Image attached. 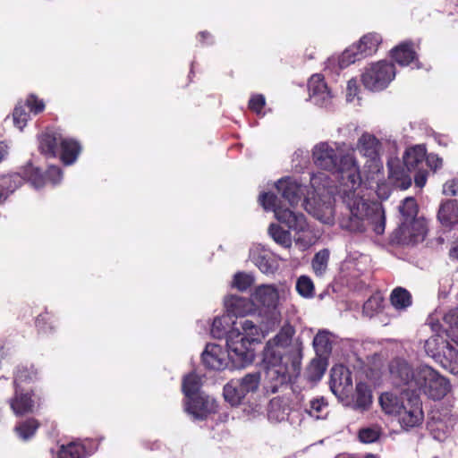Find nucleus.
<instances>
[{"mask_svg":"<svg viewBox=\"0 0 458 458\" xmlns=\"http://www.w3.org/2000/svg\"><path fill=\"white\" fill-rule=\"evenodd\" d=\"M354 148L344 151L339 144L319 142L312 149L314 164L324 170L337 172L343 181L338 191L348 214L338 219L342 228L361 233L370 227L382 234L386 226L385 210L378 202L368 201L360 192L361 183L360 165Z\"/></svg>","mask_w":458,"mask_h":458,"instance_id":"f257e3e1","label":"nucleus"},{"mask_svg":"<svg viewBox=\"0 0 458 458\" xmlns=\"http://www.w3.org/2000/svg\"><path fill=\"white\" fill-rule=\"evenodd\" d=\"M294 327L286 322L265 345L263 361L266 365V387L272 393L299 374L302 344L294 339Z\"/></svg>","mask_w":458,"mask_h":458,"instance_id":"f03ea898","label":"nucleus"},{"mask_svg":"<svg viewBox=\"0 0 458 458\" xmlns=\"http://www.w3.org/2000/svg\"><path fill=\"white\" fill-rule=\"evenodd\" d=\"M276 187L291 207L287 208L278 203L276 196L272 193L261 194L259 198V203L265 210H272L280 223L296 232L298 234L295 238L296 244L302 249L311 246L316 241L315 235L310 230L304 215L293 209L302 198L310 197V192L308 191L306 195V189L291 177L280 179Z\"/></svg>","mask_w":458,"mask_h":458,"instance_id":"7ed1b4c3","label":"nucleus"},{"mask_svg":"<svg viewBox=\"0 0 458 458\" xmlns=\"http://www.w3.org/2000/svg\"><path fill=\"white\" fill-rule=\"evenodd\" d=\"M389 374L391 382L395 386L404 387L405 391L424 394L433 400L444 398L451 389L447 378L424 363L413 366L406 360L397 358L390 362Z\"/></svg>","mask_w":458,"mask_h":458,"instance_id":"20e7f679","label":"nucleus"},{"mask_svg":"<svg viewBox=\"0 0 458 458\" xmlns=\"http://www.w3.org/2000/svg\"><path fill=\"white\" fill-rule=\"evenodd\" d=\"M428 325L437 334L425 342V351L428 356L439 362L444 368L458 365V350L438 332L440 329L458 345V310H450L443 316L440 324L434 315L428 318Z\"/></svg>","mask_w":458,"mask_h":458,"instance_id":"39448f33","label":"nucleus"},{"mask_svg":"<svg viewBox=\"0 0 458 458\" xmlns=\"http://www.w3.org/2000/svg\"><path fill=\"white\" fill-rule=\"evenodd\" d=\"M290 294V290L284 284H260L251 292V300L255 311L262 318L267 330L278 326L282 320L280 306Z\"/></svg>","mask_w":458,"mask_h":458,"instance_id":"423d86ee","label":"nucleus"},{"mask_svg":"<svg viewBox=\"0 0 458 458\" xmlns=\"http://www.w3.org/2000/svg\"><path fill=\"white\" fill-rule=\"evenodd\" d=\"M310 187L313 190V196L305 198V209L321 223L334 225L335 210L333 191L329 189L327 175L324 173L313 174L310 177Z\"/></svg>","mask_w":458,"mask_h":458,"instance_id":"0eeeda50","label":"nucleus"},{"mask_svg":"<svg viewBox=\"0 0 458 458\" xmlns=\"http://www.w3.org/2000/svg\"><path fill=\"white\" fill-rule=\"evenodd\" d=\"M252 344L240 334L238 327H233L228 332L226 336V352L233 368L241 369L252 363L255 358Z\"/></svg>","mask_w":458,"mask_h":458,"instance_id":"6e6552de","label":"nucleus"},{"mask_svg":"<svg viewBox=\"0 0 458 458\" xmlns=\"http://www.w3.org/2000/svg\"><path fill=\"white\" fill-rule=\"evenodd\" d=\"M395 77V68L392 63L378 61L369 64L361 73L363 86L371 91L385 89Z\"/></svg>","mask_w":458,"mask_h":458,"instance_id":"1a4fd4ad","label":"nucleus"},{"mask_svg":"<svg viewBox=\"0 0 458 458\" xmlns=\"http://www.w3.org/2000/svg\"><path fill=\"white\" fill-rule=\"evenodd\" d=\"M259 373H250L239 379L231 380L224 387L225 399L232 405H238L250 394L259 387Z\"/></svg>","mask_w":458,"mask_h":458,"instance_id":"9d476101","label":"nucleus"},{"mask_svg":"<svg viewBox=\"0 0 458 458\" xmlns=\"http://www.w3.org/2000/svg\"><path fill=\"white\" fill-rule=\"evenodd\" d=\"M356 149L367 159L366 166L370 173L375 174L381 170L382 144L374 135L363 133L357 140Z\"/></svg>","mask_w":458,"mask_h":458,"instance_id":"9b49d317","label":"nucleus"},{"mask_svg":"<svg viewBox=\"0 0 458 458\" xmlns=\"http://www.w3.org/2000/svg\"><path fill=\"white\" fill-rule=\"evenodd\" d=\"M27 378H32V376L29 375L27 369H19L14 378V396L9 401L12 411L17 416H21L33 411L34 401L31 398V394L24 393L20 386V384Z\"/></svg>","mask_w":458,"mask_h":458,"instance_id":"f8f14e48","label":"nucleus"},{"mask_svg":"<svg viewBox=\"0 0 458 458\" xmlns=\"http://www.w3.org/2000/svg\"><path fill=\"white\" fill-rule=\"evenodd\" d=\"M352 387L350 370L343 365L334 366L331 369L330 389L339 399L347 397Z\"/></svg>","mask_w":458,"mask_h":458,"instance_id":"ddd939ff","label":"nucleus"},{"mask_svg":"<svg viewBox=\"0 0 458 458\" xmlns=\"http://www.w3.org/2000/svg\"><path fill=\"white\" fill-rule=\"evenodd\" d=\"M403 427L413 428L423 420V411L420 398L415 395L406 398V403L396 415Z\"/></svg>","mask_w":458,"mask_h":458,"instance_id":"4468645a","label":"nucleus"},{"mask_svg":"<svg viewBox=\"0 0 458 458\" xmlns=\"http://www.w3.org/2000/svg\"><path fill=\"white\" fill-rule=\"evenodd\" d=\"M217 405L214 398L203 394H198L195 398L187 401L185 411L194 420H203L210 413L216 411Z\"/></svg>","mask_w":458,"mask_h":458,"instance_id":"2eb2a0df","label":"nucleus"},{"mask_svg":"<svg viewBox=\"0 0 458 458\" xmlns=\"http://www.w3.org/2000/svg\"><path fill=\"white\" fill-rule=\"evenodd\" d=\"M201 357L204 365L215 370L225 369L230 362L227 352L216 344H207Z\"/></svg>","mask_w":458,"mask_h":458,"instance_id":"dca6fc26","label":"nucleus"},{"mask_svg":"<svg viewBox=\"0 0 458 458\" xmlns=\"http://www.w3.org/2000/svg\"><path fill=\"white\" fill-rule=\"evenodd\" d=\"M309 92L311 101L318 106H327L331 103L333 94L320 74H314L309 81Z\"/></svg>","mask_w":458,"mask_h":458,"instance_id":"f3484780","label":"nucleus"},{"mask_svg":"<svg viewBox=\"0 0 458 458\" xmlns=\"http://www.w3.org/2000/svg\"><path fill=\"white\" fill-rule=\"evenodd\" d=\"M402 239L408 243L421 242L427 233V224L423 218H418L407 224L402 222L401 227Z\"/></svg>","mask_w":458,"mask_h":458,"instance_id":"a211bd4d","label":"nucleus"},{"mask_svg":"<svg viewBox=\"0 0 458 458\" xmlns=\"http://www.w3.org/2000/svg\"><path fill=\"white\" fill-rule=\"evenodd\" d=\"M225 307L228 312L227 315L231 314L236 317L246 316L255 312L251 296L250 299L237 295L227 296L225 299Z\"/></svg>","mask_w":458,"mask_h":458,"instance_id":"6ab92c4d","label":"nucleus"},{"mask_svg":"<svg viewBox=\"0 0 458 458\" xmlns=\"http://www.w3.org/2000/svg\"><path fill=\"white\" fill-rule=\"evenodd\" d=\"M437 217L441 225L447 228H458V201L447 200L438 210Z\"/></svg>","mask_w":458,"mask_h":458,"instance_id":"aec40b11","label":"nucleus"},{"mask_svg":"<svg viewBox=\"0 0 458 458\" xmlns=\"http://www.w3.org/2000/svg\"><path fill=\"white\" fill-rule=\"evenodd\" d=\"M406 403L404 396L394 392L383 393L379 397V403L383 411L389 415L396 416Z\"/></svg>","mask_w":458,"mask_h":458,"instance_id":"412c9836","label":"nucleus"},{"mask_svg":"<svg viewBox=\"0 0 458 458\" xmlns=\"http://www.w3.org/2000/svg\"><path fill=\"white\" fill-rule=\"evenodd\" d=\"M288 402L281 397L273 398L267 407V419L273 423L282 422L288 418Z\"/></svg>","mask_w":458,"mask_h":458,"instance_id":"4be33fe9","label":"nucleus"},{"mask_svg":"<svg viewBox=\"0 0 458 458\" xmlns=\"http://www.w3.org/2000/svg\"><path fill=\"white\" fill-rule=\"evenodd\" d=\"M382 42V38L377 33H368L364 35L357 44H354L358 55L361 58L375 54L378 46Z\"/></svg>","mask_w":458,"mask_h":458,"instance_id":"5701e85b","label":"nucleus"},{"mask_svg":"<svg viewBox=\"0 0 458 458\" xmlns=\"http://www.w3.org/2000/svg\"><path fill=\"white\" fill-rule=\"evenodd\" d=\"M426 157V148L418 145L405 151L403 162L409 171L418 170L422 168Z\"/></svg>","mask_w":458,"mask_h":458,"instance_id":"b1692460","label":"nucleus"},{"mask_svg":"<svg viewBox=\"0 0 458 458\" xmlns=\"http://www.w3.org/2000/svg\"><path fill=\"white\" fill-rule=\"evenodd\" d=\"M391 55L397 64L405 66L415 59L416 53L411 43L404 42L395 47L392 50Z\"/></svg>","mask_w":458,"mask_h":458,"instance_id":"393cba45","label":"nucleus"},{"mask_svg":"<svg viewBox=\"0 0 458 458\" xmlns=\"http://www.w3.org/2000/svg\"><path fill=\"white\" fill-rule=\"evenodd\" d=\"M250 258L264 274H272L276 269V266L274 264L270 257L264 251H260L259 248H254L250 250Z\"/></svg>","mask_w":458,"mask_h":458,"instance_id":"a878e982","label":"nucleus"},{"mask_svg":"<svg viewBox=\"0 0 458 458\" xmlns=\"http://www.w3.org/2000/svg\"><path fill=\"white\" fill-rule=\"evenodd\" d=\"M233 327H238L240 334L251 344L258 343L264 337L262 330L249 319L241 320Z\"/></svg>","mask_w":458,"mask_h":458,"instance_id":"bb28decb","label":"nucleus"},{"mask_svg":"<svg viewBox=\"0 0 458 458\" xmlns=\"http://www.w3.org/2000/svg\"><path fill=\"white\" fill-rule=\"evenodd\" d=\"M372 403V395L369 386L364 383L356 385L355 395L353 400V409L365 411L369 409Z\"/></svg>","mask_w":458,"mask_h":458,"instance_id":"cd10ccee","label":"nucleus"},{"mask_svg":"<svg viewBox=\"0 0 458 458\" xmlns=\"http://www.w3.org/2000/svg\"><path fill=\"white\" fill-rule=\"evenodd\" d=\"M62 136L56 133H44L39 140V149L42 154L48 157H54L56 155L57 146L60 145Z\"/></svg>","mask_w":458,"mask_h":458,"instance_id":"c85d7f7f","label":"nucleus"},{"mask_svg":"<svg viewBox=\"0 0 458 458\" xmlns=\"http://www.w3.org/2000/svg\"><path fill=\"white\" fill-rule=\"evenodd\" d=\"M62 148L61 158L65 165H72L77 159L81 147L77 141L68 139H60Z\"/></svg>","mask_w":458,"mask_h":458,"instance_id":"c756f323","label":"nucleus"},{"mask_svg":"<svg viewBox=\"0 0 458 458\" xmlns=\"http://www.w3.org/2000/svg\"><path fill=\"white\" fill-rule=\"evenodd\" d=\"M390 301L397 310H405L412 303L411 293L403 287H397L392 291Z\"/></svg>","mask_w":458,"mask_h":458,"instance_id":"7c9ffc66","label":"nucleus"},{"mask_svg":"<svg viewBox=\"0 0 458 458\" xmlns=\"http://www.w3.org/2000/svg\"><path fill=\"white\" fill-rule=\"evenodd\" d=\"M313 347L317 356L326 357L331 352V338L329 332L320 330L313 339Z\"/></svg>","mask_w":458,"mask_h":458,"instance_id":"2f4dec72","label":"nucleus"},{"mask_svg":"<svg viewBox=\"0 0 458 458\" xmlns=\"http://www.w3.org/2000/svg\"><path fill=\"white\" fill-rule=\"evenodd\" d=\"M428 428L435 439L444 441L452 431V423L450 422L448 425L447 422L434 417L432 420L428 422Z\"/></svg>","mask_w":458,"mask_h":458,"instance_id":"473e14b6","label":"nucleus"},{"mask_svg":"<svg viewBox=\"0 0 458 458\" xmlns=\"http://www.w3.org/2000/svg\"><path fill=\"white\" fill-rule=\"evenodd\" d=\"M306 411L317 420L325 419L328 414L327 403L323 397L314 398L310 401Z\"/></svg>","mask_w":458,"mask_h":458,"instance_id":"72a5a7b5","label":"nucleus"},{"mask_svg":"<svg viewBox=\"0 0 458 458\" xmlns=\"http://www.w3.org/2000/svg\"><path fill=\"white\" fill-rule=\"evenodd\" d=\"M233 324V327L237 325V322L232 321L229 315H225L219 318H216L212 323L211 327V334L216 338H221L225 335H227L230 325Z\"/></svg>","mask_w":458,"mask_h":458,"instance_id":"f704fd0d","label":"nucleus"},{"mask_svg":"<svg viewBox=\"0 0 458 458\" xmlns=\"http://www.w3.org/2000/svg\"><path fill=\"white\" fill-rule=\"evenodd\" d=\"M200 386V377L195 373H190L184 377L182 381V391L188 401L195 398L194 395L198 394Z\"/></svg>","mask_w":458,"mask_h":458,"instance_id":"c9c22d12","label":"nucleus"},{"mask_svg":"<svg viewBox=\"0 0 458 458\" xmlns=\"http://www.w3.org/2000/svg\"><path fill=\"white\" fill-rule=\"evenodd\" d=\"M268 233L277 244L284 248L291 247L292 237L288 231L284 230L278 225L271 224L268 228Z\"/></svg>","mask_w":458,"mask_h":458,"instance_id":"e433bc0d","label":"nucleus"},{"mask_svg":"<svg viewBox=\"0 0 458 458\" xmlns=\"http://www.w3.org/2000/svg\"><path fill=\"white\" fill-rule=\"evenodd\" d=\"M361 57L358 55V52L355 47L352 45L344 50L340 56L337 58H330L328 60L329 64H334L335 62H338V65L340 69H344L350 64L355 63L357 60H360Z\"/></svg>","mask_w":458,"mask_h":458,"instance_id":"4c0bfd02","label":"nucleus"},{"mask_svg":"<svg viewBox=\"0 0 458 458\" xmlns=\"http://www.w3.org/2000/svg\"><path fill=\"white\" fill-rule=\"evenodd\" d=\"M325 358L318 356L311 360L307 369L308 377L310 380L318 381L323 377L327 369Z\"/></svg>","mask_w":458,"mask_h":458,"instance_id":"58836bf2","label":"nucleus"},{"mask_svg":"<svg viewBox=\"0 0 458 458\" xmlns=\"http://www.w3.org/2000/svg\"><path fill=\"white\" fill-rule=\"evenodd\" d=\"M400 213L403 216V222L407 224L418 219V206L415 199L411 197L406 198L400 206Z\"/></svg>","mask_w":458,"mask_h":458,"instance_id":"ea45409f","label":"nucleus"},{"mask_svg":"<svg viewBox=\"0 0 458 458\" xmlns=\"http://www.w3.org/2000/svg\"><path fill=\"white\" fill-rule=\"evenodd\" d=\"M23 177L18 174L6 175L0 178V190L5 191L7 197L22 183Z\"/></svg>","mask_w":458,"mask_h":458,"instance_id":"a19ab883","label":"nucleus"},{"mask_svg":"<svg viewBox=\"0 0 458 458\" xmlns=\"http://www.w3.org/2000/svg\"><path fill=\"white\" fill-rule=\"evenodd\" d=\"M329 252L327 250L318 251L312 260V268L316 276H322L327 268Z\"/></svg>","mask_w":458,"mask_h":458,"instance_id":"79ce46f5","label":"nucleus"},{"mask_svg":"<svg viewBox=\"0 0 458 458\" xmlns=\"http://www.w3.org/2000/svg\"><path fill=\"white\" fill-rule=\"evenodd\" d=\"M23 177L29 180L36 189H40L46 183V179L43 177L39 169L33 167L31 165L24 168Z\"/></svg>","mask_w":458,"mask_h":458,"instance_id":"37998d69","label":"nucleus"},{"mask_svg":"<svg viewBox=\"0 0 458 458\" xmlns=\"http://www.w3.org/2000/svg\"><path fill=\"white\" fill-rule=\"evenodd\" d=\"M384 305V298L381 294L372 295L363 305V313L368 317H373L380 311Z\"/></svg>","mask_w":458,"mask_h":458,"instance_id":"c03bdc74","label":"nucleus"},{"mask_svg":"<svg viewBox=\"0 0 458 458\" xmlns=\"http://www.w3.org/2000/svg\"><path fill=\"white\" fill-rule=\"evenodd\" d=\"M38 428V421L33 419H30L16 426L15 431L21 439L27 440L35 434Z\"/></svg>","mask_w":458,"mask_h":458,"instance_id":"a18cd8bd","label":"nucleus"},{"mask_svg":"<svg viewBox=\"0 0 458 458\" xmlns=\"http://www.w3.org/2000/svg\"><path fill=\"white\" fill-rule=\"evenodd\" d=\"M254 282V278L251 275L239 272L233 276L232 286L238 289L239 291H246Z\"/></svg>","mask_w":458,"mask_h":458,"instance_id":"49530a36","label":"nucleus"},{"mask_svg":"<svg viewBox=\"0 0 458 458\" xmlns=\"http://www.w3.org/2000/svg\"><path fill=\"white\" fill-rule=\"evenodd\" d=\"M296 290L300 295L308 298L314 293V284L311 279L306 276L299 277L296 283Z\"/></svg>","mask_w":458,"mask_h":458,"instance_id":"de8ad7c7","label":"nucleus"},{"mask_svg":"<svg viewBox=\"0 0 458 458\" xmlns=\"http://www.w3.org/2000/svg\"><path fill=\"white\" fill-rule=\"evenodd\" d=\"M13 118L14 125L22 130L30 118V114L21 104H18L14 108Z\"/></svg>","mask_w":458,"mask_h":458,"instance_id":"09e8293b","label":"nucleus"},{"mask_svg":"<svg viewBox=\"0 0 458 458\" xmlns=\"http://www.w3.org/2000/svg\"><path fill=\"white\" fill-rule=\"evenodd\" d=\"M380 436L378 427L363 428L359 432V438L362 443L369 444L377 441Z\"/></svg>","mask_w":458,"mask_h":458,"instance_id":"8fccbe9b","label":"nucleus"},{"mask_svg":"<svg viewBox=\"0 0 458 458\" xmlns=\"http://www.w3.org/2000/svg\"><path fill=\"white\" fill-rule=\"evenodd\" d=\"M359 85L357 82V80L352 78L347 81L346 86V101L347 102H353L355 98H358L359 94Z\"/></svg>","mask_w":458,"mask_h":458,"instance_id":"3c124183","label":"nucleus"},{"mask_svg":"<svg viewBox=\"0 0 458 458\" xmlns=\"http://www.w3.org/2000/svg\"><path fill=\"white\" fill-rule=\"evenodd\" d=\"M26 105L30 107V112L35 114L42 112L45 109V104L43 100L38 99L34 95L28 98Z\"/></svg>","mask_w":458,"mask_h":458,"instance_id":"603ef678","label":"nucleus"},{"mask_svg":"<svg viewBox=\"0 0 458 458\" xmlns=\"http://www.w3.org/2000/svg\"><path fill=\"white\" fill-rule=\"evenodd\" d=\"M264 106L265 98L262 95L253 96L249 102L250 108L257 114L260 113Z\"/></svg>","mask_w":458,"mask_h":458,"instance_id":"864d4df0","label":"nucleus"},{"mask_svg":"<svg viewBox=\"0 0 458 458\" xmlns=\"http://www.w3.org/2000/svg\"><path fill=\"white\" fill-rule=\"evenodd\" d=\"M443 193L447 196H458V179L446 182L443 186Z\"/></svg>","mask_w":458,"mask_h":458,"instance_id":"5fc2aeb1","label":"nucleus"},{"mask_svg":"<svg viewBox=\"0 0 458 458\" xmlns=\"http://www.w3.org/2000/svg\"><path fill=\"white\" fill-rule=\"evenodd\" d=\"M47 179L54 184L58 183L62 179L61 170L56 166H50L47 171Z\"/></svg>","mask_w":458,"mask_h":458,"instance_id":"6e6d98bb","label":"nucleus"},{"mask_svg":"<svg viewBox=\"0 0 458 458\" xmlns=\"http://www.w3.org/2000/svg\"><path fill=\"white\" fill-rule=\"evenodd\" d=\"M426 164L431 169L437 170L442 166V159L435 154H429L426 157Z\"/></svg>","mask_w":458,"mask_h":458,"instance_id":"4d7b16f0","label":"nucleus"},{"mask_svg":"<svg viewBox=\"0 0 458 458\" xmlns=\"http://www.w3.org/2000/svg\"><path fill=\"white\" fill-rule=\"evenodd\" d=\"M415 185L419 188L425 186L427 182V172L421 169L417 170V174L414 177Z\"/></svg>","mask_w":458,"mask_h":458,"instance_id":"13d9d810","label":"nucleus"},{"mask_svg":"<svg viewBox=\"0 0 458 458\" xmlns=\"http://www.w3.org/2000/svg\"><path fill=\"white\" fill-rule=\"evenodd\" d=\"M449 258L458 261V238L453 242L449 250Z\"/></svg>","mask_w":458,"mask_h":458,"instance_id":"bf43d9fd","label":"nucleus"},{"mask_svg":"<svg viewBox=\"0 0 458 458\" xmlns=\"http://www.w3.org/2000/svg\"><path fill=\"white\" fill-rule=\"evenodd\" d=\"M394 163H397V160H391V161H389L387 165H388V168H389L390 175L392 177L395 178V179H398L399 178L398 173L394 168Z\"/></svg>","mask_w":458,"mask_h":458,"instance_id":"052dcab7","label":"nucleus"},{"mask_svg":"<svg viewBox=\"0 0 458 458\" xmlns=\"http://www.w3.org/2000/svg\"><path fill=\"white\" fill-rule=\"evenodd\" d=\"M8 148L4 142H0V162L7 155Z\"/></svg>","mask_w":458,"mask_h":458,"instance_id":"680f3d73","label":"nucleus"},{"mask_svg":"<svg viewBox=\"0 0 458 458\" xmlns=\"http://www.w3.org/2000/svg\"><path fill=\"white\" fill-rule=\"evenodd\" d=\"M5 199V191L0 190V203H2Z\"/></svg>","mask_w":458,"mask_h":458,"instance_id":"e2e57ef3","label":"nucleus"},{"mask_svg":"<svg viewBox=\"0 0 458 458\" xmlns=\"http://www.w3.org/2000/svg\"><path fill=\"white\" fill-rule=\"evenodd\" d=\"M411 185V179L409 178L407 183L403 186L404 189L408 188Z\"/></svg>","mask_w":458,"mask_h":458,"instance_id":"0e129e2a","label":"nucleus"},{"mask_svg":"<svg viewBox=\"0 0 458 458\" xmlns=\"http://www.w3.org/2000/svg\"><path fill=\"white\" fill-rule=\"evenodd\" d=\"M206 35H208V33H207V32H201V33L199 34V37H200L201 38H204L206 37Z\"/></svg>","mask_w":458,"mask_h":458,"instance_id":"69168bd1","label":"nucleus"}]
</instances>
